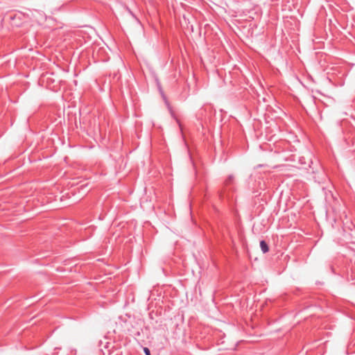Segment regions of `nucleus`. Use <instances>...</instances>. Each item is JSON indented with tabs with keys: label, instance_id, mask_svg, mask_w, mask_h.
Segmentation results:
<instances>
[{
	"label": "nucleus",
	"instance_id": "f257e3e1",
	"mask_svg": "<svg viewBox=\"0 0 355 355\" xmlns=\"http://www.w3.org/2000/svg\"><path fill=\"white\" fill-rule=\"evenodd\" d=\"M260 248L263 253H266L269 251V247L267 243L262 240L260 241Z\"/></svg>",
	"mask_w": 355,
	"mask_h": 355
},
{
	"label": "nucleus",
	"instance_id": "f03ea898",
	"mask_svg": "<svg viewBox=\"0 0 355 355\" xmlns=\"http://www.w3.org/2000/svg\"><path fill=\"white\" fill-rule=\"evenodd\" d=\"M326 176L324 173H322V177H314L315 181L318 182L319 184H322L325 180Z\"/></svg>",
	"mask_w": 355,
	"mask_h": 355
},
{
	"label": "nucleus",
	"instance_id": "7ed1b4c3",
	"mask_svg": "<svg viewBox=\"0 0 355 355\" xmlns=\"http://www.w3.org/2000/svg\"><path fill=\"white\" fill-rule=\"evenodd\" d=\"M234 176L232 175H230L228 176V178L225 180V184L227 186L232 184L234 181Z\"/></svg>",
	"mask_w": 355,
	"mask_h": 355
},
{
	"label": "nucleus",
	"instance_id": "20e7f679",
	"mask_svg": "<svg viewBox=\"0 0 355 355\" xmlns=\"http://www.w3.org/2000/svg\"><path fill=\"white\" fill-rule=\"evenodd\" d=\"M144 352L146 355H150V351L148 347H144L143 348Z\"/></svg>",
	"mask_w": 355,
	"mask_h": 355
},
{
	"label": "nucleus",
	"instance_id": "39448f33",
	"mask_svg": "<svg viewBox=\"0 0 355 355\" xmlns=\"http://www.w3.org/2000/svg\"><path fill=\"white\" fill-rule=\"evenodd\" d=\"M128 12L130 13L131 15H132L134 17H135V16L134 15V14L131 12L130 10L128 9Z\"/></svg>",
	"mask_w": 355,
	"mask_h": 355
}]
</instances>
